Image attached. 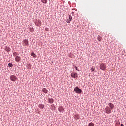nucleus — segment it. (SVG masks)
Instances as JSON below:
<instances>
[{
	"mask_svg": "<svg viewBox=\"0 0 126 126\" xmlns=\"http://www.w3.org/2000/svg\"><path fill=\"white\" fill-rule=\"evenodd\" d=\"M88 126H95V125L94 124V123L91 122L89 123Z\"/></svg>",
	"mask_w": 126,
	"mask_h": 126,
	"instance_id": "nucleus-18",
	"label": "nucleus"
},
{
	"mask_svg": "<svg viewBox=\"0 0 126 126\" xmlns=\"http://www.w3.org/2000/svg\"><path fill=\"white\" fill-rule=\"evenodd\" d=\"M16 55H17V52H16L13 53V55L14 56V57H15V56H16Z\"/></svg>",
	"mask_w": 126,
	"mask_h": 126,
	"instance_id": "nucleus-23",
	"label": "nucleus"
},
{
	"mask_svg": "<svg viewBox=\"0 0 126 126\" xmlns=\"http://www.w3.org/2000/svg\"><path fill=\"white\" fill-rule=\"evenodd\" d=\"M38 107H39V108H40V109H43V108H45V105L40 104H39Z\"/></svg>",
	"mask_w": 126,
	"mask_h": 126,
	"instance_id": "nucleus-13",
	"label": "nucleus"
},
{
	"mask_svg": "<svg viewBox=\"0 0 126 126\" xmlns=\"http://www.w3.org/2000/svg\"><path fill=\"white\" fill-rule=\"evenodd\" d=\"M91 71L93 72V71H94L95 70V69H94L93 68H91Z\"/></svg>",
	"mask_w": 126,
	"mask_h": 126,
	"instance_id": "nucleus-25",
	"label": "nucleus"
},
{
	"mask_svg": "<svg viewBox=\"0 0 126 126\" xmlns=\"http://www.w3.org/2000/svg\"><path fill=\"white\" fill-rule=\"evenodd\" d=\"M28 68L29 69H31V68H32V66L31 65H30V64H28Z\"/></svg>",
	"mask_w": 126,
	"mask_h": 126,
	"instance_id": "nucleus-20",
	"label": "nucleus"
},
{
	"mask_svg": "<svg viewBox=\"0 0 126 126\" xmlns=\"http://www.w3.org/2000/svg\"><path fill=\"white\" fill-rule=\"evenodd\" d=\"M72 14H74V12H72Z\"/></svg>",
	"mask_w": 126,
	"mask_h": 126,
	"instance_id": "nucleus-30",
	"label": "nucleus"
},
{
	"mask_svg": "<svg viewBox=\"0 0 126 126\" xmlns=\"http://www.w3.org/2000/svg\"><path fill=\"white\" fill-rule=\"evenodd\" d=\"M69 57H71V55H69Z\"/></svg>",
	"mask_w": 126,
	"mask_h": 126,
	"instance_id": "nucleus-33",
	"label": "nucleus"
},
{
	"mask_svg": "<svg viewBox=\"0 0 126 126\" xmlns=\"http://www.w3.org/2000/svg\"><path fill=\"white\" fill-rule=\"evenodd\" d=\"M97 40H98V41L99 42H101L103 40V39L102 38V37L101 36H98L97 37Z\"/></svg>",
	"mask_w": 126,
	"mask_h": 126,
	"instance_id": "nucleus-17",
	"label": "nucleus"
},
{
	"mask_svg": "<svg viewBox=\"0 0 126 126\" xmlns=\"http://www.w3.org/2000/svg\"><path fill=\"white\" fill-rule=\"evenodd\" d=\"M75 117L77 120L79 119V115H75Z\"/></svg>",
	"mask_w": 126,
	"mask_h": 126,
	"instance_id": "nucleus-24",
	"label": "nucleus"
},
{
	"mask_svg": "<svg viewBox=\"0 0 126 126\" xmlns=\"http://www.w3.org/2000/svg\"><path fill=\"white\" fill-rule=\"evenodd\" d=\"M51 106H52V107H55V104H52Z\"/></svg>",
	"mask_w": 126,
	"mask_h": 126,
	"instance_id": "nucleus-28",
	"label": "nucleus"
},
{
	"mask_svg": "<svg viewBox=\"0 0 126 126\" xmlns=\"http://www.w3.org/2000/svg\"><path fill=\"white\" fill-rule=\"evenodd\" d=\"M8 66H9V67H12L13 66V64H12V63H9L8 64Z\"/></svg>",
	"mask_w": 126,
	"mask_h": 126,
	"instance_id": "nucleus-22",
	"label": "nucleus"
},
{
	"mask_svg": "<svg viewBox=\"0 0 126 126\" xmlns=\"http://www.w3.org/2000/svg\"><path fill=\"white\" fill-rule=\"evenodd\" d=\"M76 75V72H72V73H71V76L73 78H75Z\"/></svg>",
	"mask_w": 126,
	"mask_h": 126,
	"instance_id": "nucleus-14",
	"label": "nucleus"
},
{
	"mask_svg": "<svg viewBox=\"0 0 126 126\" xmlns=\"http://www.w3.org/2000/svg\"><path fill=\"white\" fill-rule=\"evenodd\" d=\"M71 20H72V16H71V15H69V20H67V23H70Z\"/></svg>",
	"mask_w": 126,
	"mask_h": 126,
	"instance_id": "nucleus-11",
	"label": "nucleus"
},
{
	"mask_svg": "<svg viewBox=\"0 0 126 126\" xmlns=\"http://www.w3.org/2000/svg\"><path fill=\"white\" fill-rule=\"evenodd\" d=\"M54 110H56V106H54Z\"/></svg>",
	"mask_w": 126,
	"mask_h": 126,
	"instance_id": "nucleus-27",
	"label": "nucleus"
},
{
	"mask_svg": "<svg viewBox=\"0 0 126 126\" xmlns=\"http://www.w3.org/2000/svg\"><path fill=\"white\" fill-rule=\"evenodd\" d=\"M15 60L16 62L18 63V62H19L21 60V58H20V57H19L18 56H16L15 58Z\"/></svg>",
	"mask_w": 126,
	"mask_h": 126,
	"instance_id": "nucleus-8",
	"label": "nucleus"
},
{
	"mask_svg": "<svg viewBox=\"0 0 126 126\" xmlns=\"http://www.w3.org/2000/svg\"><path fill=\"white\" fill-rule=\"evenodd\" d=\"M77 27H79V26H77Z\"/></svg>",
	"mask_w": 126,
	"mask_h": 126,
	"instance_id": "nucleus-32",
	"label": "nucleus"
},
{
	"mask_svg": "<svg viewBox=\"0 0 126 126\" xmlns=\"http://www.w3.org/2000/svg\"><path fill=\"white\" fill-rule=\"evenodd\" d=\"M10 80H11V81L15 82L16 81V80H17V77L15 75H12L10 76Z\"/></svg>",
	"mask_w": 126,
	"mask_h": 126,
	"instance_id": "nucleus-3",
	"label": "nucleus"
},
{
	"mask_svg": "<svg viewBox=\"0 0 126 126\" xmlns=\"http://www.w3.org/2000/svg\"><path fill=\"white\" fill-rule=\"evenodd\" d=\"M31 56H32L33 58H37V55L34 52L32 53Z\"/></svg>",
	"mask_w": 126,
	"mask_h": 126,
	"instance_id": "nucleus-15",
	"label": "nucleus"
},
{
	"mask_svg": "<svg viewBox=\"0 0 126 126\" xmlns=\"http://www.w3.org/2000/svg\"><path fill=\"white\" fill-rule=\"evenodd\" d=\"M105 111L106 114H111L112 113V109L108 106H106L105 108Z\"/></svg>",
	"mask_w": 126,
	"mask_h": 126,
	"instance_id": "nucleus-4",
	"label": "nucleus"
},
{
	"mask_svg": "<svg viewBox=\"0 0 126 126\" xmlns=\"http://www.w3.org/2000/svg\"><path fill=\"white\" fill-rule=\"evenodd\" d=\"M100 69L103 71H105L107 68V66L104 63H102L99 66Z\"/></svg>",
	"mask_w": 126,
	"mask_h": 126,
	"instance_id": "nucleus-2",
	"label": "nucleus"
},
{
	"mask_svg": "<svg viewBox=\"0 0 126 126\" xmlns=\"http://www.w3.org/2000/svg\"><path fill=\"white\" fill-rule=\"evenodd\" d=\"M78 77V74H77V73H76L75 78H77Z\"/></svg>",
	"mask_w": 126,
	"mask_h": 126,
	"instance_id": "nucleus-26",
	"label": "nucleus"
},
{
	"mask_svg": "<svg viewBox=\"0 0 126 126\" xmlns=\"http://www.w3.org/2000/svg\"><path fill=\"white\" fill-rule=\"evenodd\" d=\"M41 23H42V22L41 21V20H38V21H37L35 23V25H36L37 26H41Z\"/></svg>",
	"mask_w": 126,
	"mask_h": 126,
	"instance_id": "nucleus-7",
	"label": "nucleus"
},
{
	"mask_svg": "<svg viewBox=\"0 0 126 126\" xmlns=\"http://www.w3.org/2000/svg\"><path fill=\"white\" fill-rule=\"evenodd\" d=\"M120 126H124V124H121Z\"/></svg>",
	"mask_w": 126,
	"mask_h": 126,
	"instance_id": "nucleus-29",
	"label": "nucleus"
},
{
	"mask_svg": "<svg viewBox=\"0 0 126 126\" xmlns=\"http://www.w3.org/2000/svg\"><path fill=\"white\" fill-rule=\"evenodd\" d=\"M58 111L59 112H64V108H63V106H60L58 108Z\"/></svg>",
	"mask_w": 126,
	"mask_h": 126,
	"instance_id": "nucleus-5",
	"label": "nucleus"
},
{
	"mask_svg": "<svg viewBox=\"0 0 126 126\" xmlns=\"http://www.w3.org/2000/svg\"><path fill=\"white\" fill-rule=\"evenodd\" d=\"M118 122L119 124H120V122H119V121H118Z\"/></svg>",
	"mask_w": 126,
	"mask_h": 126,
	"instance_id": "nucleus-31",
	"label": "nucleus"
},
{
	"mask_svg": "<svg viewBox=\"0 0 126 126\" xmlns=\"http://www.w3.org/2000/svg\"><path fill=\"white\" fill-rule=\"evenodd\" d=\"M108 106H109L108 107L110 108L111 110H113V109H114V105H113V103H109L108 104Z\"/></svg>",
	"mask_w": 126,
	"mask_h": 126,
	"instance_id": "nucleus-10",
	"label": "nucleus"
},
{
	"mask_svg": "<svg viewBox=\"0 0 126 126\" xmlns=\"http://www.w3.org/2000/svg\"><path fill=\"white\" fill-rule=\"evenodd\" d=\"M74 91L75 93H78V94H81L82 93V90L80 89L78 86H76L74 89Z\"/></svg>",
	"mask_w": 126,
	"mask_h": 126,
	"instance_id": "nucleus-1",
	"label": "nucleus"
},
{
	"mask_svg": "<svg viewBox=\"0 0 126 126\" xmlns=\"http://www.w3.org/2000/svg\"><path fill=\"white\" fill-rule=\"evenodd\" d=\"M48 101L49 103H50V104H53V103H54V102H55V100H54L53 98H48Z\"/></svg>",
	"mask_w": 126,
	"mask_h": 126,
	"instance_id": "nucleus-9",
	"label": "nucleus"
},
{
	"mask_svg": "<svg viewBox=\"0 0 126 126\" xmlns=\"http://www.w3.org/2000/svg\"><path fill=\"white\" fill-rule=\"evenodd\" d=\"M41 1L43 3L46 4L48 2V0H41Z\"/></svg>",
	"mask_w": 126,
	"mask_h": 126,
	"instance_id": "nucleus-19",
	"label": "nucleus"
},
{
	"mask_svg": "<svg viewBox=\"0 0 126 126\" xmlns=\"http://www.w3.org/2000/svg\"><path fill=\"white\" fill-rule=\"evenodd\" d=\"M73 67H74V68H75V69L76 70H77V71H79V70H78V68L77 67V66H75V65H73Z\"/></svg>",
	"mask_w": 126,
	"mask_h": 126,
	"instance_id": "nucleus-21",
	"label": "nucleus"
},
{
	"mask_svg": "<svg viewBox=\"0 0 126 126\" xmlns=\"http://www.w3.org/2000/svg\"><path fill=\"white\" fill-rule=\"evenodd\" d=\"M42 92H43L44 93H48V90L46 88L42 89Z\"/></svg>",
	"mask_w": 126,
	"mask_h": 126,
	"instance_id": "nucleus-16",
	"label": "nucleus"
},
{
	"mask_svg": "<svg viewBox=\"0 0 126 126\" xmlns=\"http://www.w3.org/2000/svg\"><path fill=\"white\" fill-rule=\"evenodd\" d=\"M5 51H6V52H10V51L11 50V49L10 48V47L8 46H5Z\"/></svg>",
	"mask_w": 126,
	"mask_h": 126,
	"instance_id": "nucleus-12",
	"label": "nucleus"
},
{
	"mask_svg": "<svg viewBox=\"0 0 126 126\" xmlns=\"http://www.w3.org/2000/svg\"><path fill=\"white\" fill-rule=\"evenodd\" d=\"M23 43H24V44H25V46H26V47H28V45H29L28 40L24 39L23 40Z\"/></svg>",
	"mask_w": 126,
	"mask_h": 126,
	"instance_id": "nucleus-6",
	"label": "nucleus"
}]
</instances>
